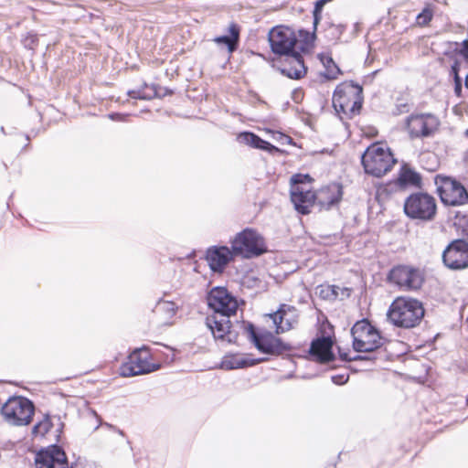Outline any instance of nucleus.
Here are the masks:
<instances>
[{"instance_id":"obj_38","label":"nucleus","mask_w":468,"mask_h":468,"mask_svg":"<svg viewBox=\"0 0 468 468\" xmlns=\"http://www.w3.org/2000/svg\"><path fill=\"white\" fill-rule=\"evenodd\" d=\"M37 37L36 35H29L26 39V47L33 49L37 45Z\"/></svg>"},{"instance_id":"obj_26","label":"nucleus","mask_w":468,"mask_h":468,"mask_svg":"<svg viewBox=\"0 0 468 468\" xmlns=\"http://www.w3.org/2000/svg\"><path fill=\"white\" fill-rule=\"evenodd\" d=\"M263 361H265V358L253 359L239 356H226L223 359V361L221 362V367L226 370H232L237 368L251 367Z\"/></svg>"},{"instance_id":"obj_37","label":"nucleus","mask_w":468,"mask_h":468,"mask_svg":"<svg viewBox=\"0 0 468 468\" xmlns=\"http://www.w3.org/2000/svg\"><path fill=\"white\" fill-rule=\"evenodd\" d=\"M128 95L130 98L134 100H146V93L144 90H130L128 91Z\"/></svg>"},{"instance_id":"obj_50","label":"nucleus","mask_w":468,"mask_h":468,"mask_svg":"<svg viewBox=\"0 0 468 468\" xmlns=\"http://www.w3.org/2000/svg\"><path fill=\"white\" fill-rule=\"evenodd\" d=\"M465 136L468 137V129L464 132Z\"/></svg>"},{"instance_id":"obj_21","label":"nucleus","mask_w":468,"mask_h":468,"mask_svg":"<svg viewBox=\"0 0 468 468\" xmlns=\"http://www.w3.org/2000/svg\"><path fill=\"white\" fill-rule=\"evenodd\" d=\"M178 310V305L168 300L160 299L152 310V321L157 325H171Z\"/></svg>"},{"instance_id":"obj_43","label":"nucleus","mask_w":468,"mask_h":468,"mask_svg":"<svg viewBox=\"0 0 468 468\" xmlns=\"http://www.w3.org/2000/svg\"><path fill=\"white\" fill-rule=\"evenodd\" d=\"M57 419H58V432H61V431H62V429H63V427H64V423L60 421V418H59V417H58Z\"/></svg>"},{"instance_id":"obj_13","label":"nucleus","mask_w":468,"mask_h":468,"mask_svg":"<svg viewBox=\"0 0 468 468\" xmlns=\"http://www.w3.org/2000/svg\"><path fill=\"white\" fill-rule=\"evenodd\" d=\"M207 304L214 314L231 315L236 313L238 302L226 288L215 287L207 296Z\"/></svg>"},{"instance_id":"obj_25","label":"nucleus","mask_w":468,"mask_h":468,"mask_svg":"<svg viewBox=\"0 0 468 468\" xmlns=\"http://www.w3.org/2000/svg\"><path fill=\"white\" fill-rule=\"evenodd\" d=\"M240 28L237 24H230L229 27V36H220L213 39L218 45H226L229 54L233 53L239 46Z\"/></svg>"},{"instance_id":"obj_46","label":"nucleus","mask_w":468,"mask_h":468,"mask_svg":"<svg viewBox=\"0 0 468 468\" xmlns=\"http://www.w3.org/2000/svg\"><path fill=\"white\" fill-rule=\"evenodd\" d=\"M465 86L468 89V75H467L466 80H465Z\"/></svg>"},{"instance_id":"obj_20","label":"nucleus","mask_w":468,"mask_h":468,"mask_svg":"<svg viewBox=\"0 0 468 468\" xmlns=\"http://www.w3.org/2000/svg\"><path fill=\"white\" fill-rule=\"evenodd\" d=\"M230 315L212 314L207 317V325L210 329L215 339L233 341V334L230 331Z\"/></svg>"},{"instance_id":"obj_29","label":"nucleus","mask_w":468,"mask_h":468,"mask_svg":"<svg viewBox=\"0 0 468 468\" xmlns=\"http://www.w3.org/2000/svg\"><path fill=\"white\" fill-rule=\"evenodd\" d=\"M398 182L400 186H419L420 184V176L418 173L404 165L400 169Z\"/></svg>"},{"instance_id":"obj_1","label":"nucleus","mask_w":468,"mask_h":468,"mask_svg":"<svg viewBox=\"0 0 468 468\" xmlns=\"http://www.w3.org/2000/svg\"><path fill=\"white\" fill-rule=\"evenodd\" d=\"M424 314L420 301L410 297H398L390 304L387 316L395 326L411 328L420 323Z\"/></svg>"},{"instance_id":"obj_18","label":"nucleus","mask_w":468,"mask_h":468,"mask_svg":"<svg viewBox=\"0 0 468 468\" xmlns=\"http://www.w3.org/2000/svg\"><path fill=\"white\" fill-rule=\"evenodd\" d=\"M235 257L232 248L227 246L210 247L206 254V260L214 272H222Z\"/></svg>"},{"instance_id":"obj_40","label":"nucleus","mask_w":468,"mask_h":468,"mask_svg":"<svg viewBox=\"0 0 468 468\" xmlns=\"http://www.w3.org/2000/svg\"><path fill=\"white\" fill-rule=\"evenodd\" d=\"M299 36H300V37H304V40H305L306 42H308V41H309V39H311V40H312V39L314 37V34L310 35V33H309V32H307V31H303V30H300V31H299Z\"/></svg>"},{"instance_id":"obj_9","label":"nucleus","mask_w":468,"mask_h":468,"mask_svg":"<svg viewBox=\"0 0 468 468\" xmlns=\"http://www.w3.org/2000/svg\"><path fill=\"white\" fill-rule=\"evenodd\" d=\"M271 51L285 58L303 49V44L298 41L295 32L288 27H273L269 33Z\"/></svg>"},{"instance_id":"obj_4","label":"nucleus","mask_w":468,"mask_h":468,"mask_svg":"<svg viewBox=\"0 0 468 468\" xmlns=\"http://www.w3.org/2000/svg\"><path fill=\"white\" fill-rule=\"evenodd\" d=\"M35 413L34 403L22 396L9 397L1 407L4 420L13 426L28 425Z\"/></svg>"},{"instance_id":"obj_27","label":"nucleus","mask_w":468,"mask_h":468,"mask_svg":"<svg viewBox=\"0 0 468 468\" xmlns=\"http://www.w3.org/2000/svg\"><path fill=\"white\" fill-rule=\"evenodd\" d=\"M238 140L239 143L244 144L246 145L252 146L257 149L266 150L271 152L272 150H277L275 146L271 144L270 143L262 140L258 135L253 133L244 132L239 134Z\"/></svg>"},{"instance_id":"obj_45","label":"nucleus","mask_w":468,"mask_h":468,"mask_svg":"<svg viewBox=\"0 0 468 468\" xmlns=\"http://www.w3.org/2000/svg\"><path fill=\"white\" fill-rule=\"evenodd\" d=\"M147 352H148V356H154V352L148 346V349H147Z\"/></svg>"},{"instance_id":"obj_2","label":"nucleus","mask_w":468,"mask_h":468,"mask_svg":"<svg viewBox=\"0 0 468 468\" xmlns=\"http://www.w3.org/2000/svg\"><path fill=\"white\" fill-rule=\"evenodd\" d=\"M362 87L353 81L339 84L333 95V106L335 112L343 113L348 118L357 114L362 107Z\"/></svg>"},{"instance_id":"obj_44","label":"nucleus","mask_w":468,"mask_h":468,"mask_svg":"<svg viewBox=\"0 0 468 468\" xmlns=\"http://www.w3.org/2000/svg\"><path fill=\"white\" fill-rule=\"evenodd\" d=\"M452 72L455 74V80H458V75H457V65L454 64L452 67Z\"/></svg>"},{"instance_id":"obj_11","label":"nucleus","mask_w":468,"mask_h":468,"mask_svg":"<svg viewBox=\"0 0 468 468\" xmlns=\"http://www.w3.org/2000/svg\"><path fill=\"white\" fill-rule=\"evenodd\" d=\"M245 331L248 338L261 353L267 355H280L291 348L288 344L283 343L281 338L274 336L270 332H257L252 324H248L245 327Z\"/></svg>"},{"instance_id":"obj_23","label":"nucleus","mask_w":468,"mask_h":468,"mask_svg":"<svg viewBox=\"0 0 468 468\" xmlns=\"http://www.w3.org/2000/svg\"><path fill=\"white\" fill-rule=\"evenodd\" d=\"M286 64L281 69L283 75L290 79L299 80L306 74V67L300 52L285 58Z\"/></svg>"},{"instance_id":"obj_35","label":"nucleus","mask_w":468,"mask_h":468,"mask_svg":"<svg viewBox=\"0 0 468 468\" xmlns=\"http://www.w3.org/2000/svg\"><path fill=\"white\" fill-rule=\"evenodd\" d=\"M339 355L342 360L344 361H357V360H365V361H372L374 358L369 356H360L356 355L355 356H350L346 352H342L339 350Z\"/></svg>"},{"instance_id":"obj_39","label":"nucleus","mask_w":468,"mask_h":468,"mask_svg":"<svg viewBox=\"0 0 468 468\" xmlns=\"http://www.w3.org/2000/svg\"><path fill=\"white\" fill-rule=\"evenodd\" d=\"M347 379H348V377L344 376V375H336V376L332 377V381L337 385L346 383L347 381Z\"/></svg>"},{"instance_id":"obj_7","label":"nucleus","mask_w":468,"mask_h":468,"mask_svg":"<svg viewBox=\"0 0 468 468\" xmlns=\"http://www.w3.org/2000/svg\"><path fill=\"white\" fill-rule=\"evenodd\" d=\"M436 212V199L431 195L417 192L405 199L404 213L410 218L431 221L435 218Z\"/></svg>"},{"instance_id":"obj_10","label":"nucleus","mask_w":468,"mask_h":468,"mask_svg":"<svg viewBox=\"0 0 468 468\" xmlns=\"http://www.w3.org/2000/svg\"><path fill=\"white\" fill-rule=\"evenodd\" d=\"M439 126L438 117L431 113H412L404 121V130L410 139L432 137Z\"/></svg>"},{"instance_id":"obj_47","label":"nucleus","mask_w":468,"mask_h":468,"mask_svg":"<svg viewBox=\"0 0 468 468\" xmlns=\"http://www.w3.org/2000/svg\"><path fill=\"white\" fill-rule=\"evenodd\" d=\"M460 90H461V87L458 84H456V91H458Z\"/></svg>"},{"instance_id":"obj_22","label":"nucleus","mask_w":468,"mask_h":468,"mask_svg":"<svg viewBox=\"0 0 468 468\" xmlns=\"http://www.w3.org/2000/svg\"><path fill=\"white\" fill-rule=\"evenodd\" d=\"M315 195V203L320 209H330L336 205L342 197V189L338 185H330L322 187Z\"/></svg>"},{"instance_id":"obj_30","label":"nucleus","mask_w":468,"mask_h":468,"mask_svg":"<svg viewBox=\"0 0 468 468\" xmlns=\"http://www.w3.org/2000/svg\"><path fill=\"white\" fill-rule=\"evenodd\" d=\"M53 426V423L49 418L48 415H46L42 420H39L38 422H37L33 429H32V434L35 436V437H43L45 436V434H47L49 430L52 428Z\"/></svg>"},{"instance_id":"obj_31","label":"nucleus","mask_w":468,"mask_h":468,"mask_svg":"<svg viewBox=\"0 0 468 468\" xmlns=\"http://www.w3.org/2000/svg\"><path fill=\"white\" fill-rule=\"evenodd\" d=\"M340 287L335 285H327L320 290V295L324 299L334 300L338 296Z\"/></svg>"},{"instance_id":"obj_16","label":"nucleus","mask_w":468,"mask_h":468,"mask_svg":"<svg viewBox=\"0 0 468 468\" xmlns=\"http://www.w3.org/2000/svg\"><path fill=\"white\" fill-rule=\"evenodd\" d=\"M267 316L272 320L275 333L280 335L292 329L298 324L299 312L294 306L283 303L275 313Z\"/></svg>"},{"instance_id":"obj_8","label":"nucleus","mask_w":468,"mask_h":468,"mask_svg":"<svg viewBox=\"0 0 468 468\" xmlns=\"http://www.w3.org/2000/svg\"><path fill=\"white\" fill-rule=\"evenodd\" d=\"M311 181L310 176L302 174L294 175L290 179L291 201L294 208L303 215L309 214L315 204V195L308 186Z\"/></svg>"},{"instance_id":"obj_36","label":"nucleus","mask_w":468,"mask_h":468,"mask_svg":"<svg viewBox=\"0 0 468 468\" xmlns=\"http://www.w3.org/2000/svg\"><path fill=\"white\" fill-rule=\"evenodd\" d=\"M129 115L130 114H126V113L112 112V113H110L108 116L112 121L126 122Z\"/></svg>"},{"instance_id":"obj_24","label":"nucleus","mask_w":468,"mask_h":468,"mask_svg":"<svg viewBox=\"0 0 468 468\" xmlns=\"http://www.w3.org/2000/svg\"><path fill=\"white\" fill-rule=\"evenodd\" d=\"M333 341L330 337H322L313 341L310 354L321 363H326L334 359L332 351Z\"/></svg>"},{"instance_id":"obj_15","label":"nucleus","mask_w":468,"mask_h":468,"mask_svg":"<svg viewBox=\"0 0 468 468\" xmlns=\"http://www.w3.org/2000/svg\"><path fill=\"white\" fill-rule=\"evenodd\" d=\"M445 266L451 270H462L468 267V242L455 239L451 242L442 253Z\"/></svg>"},{"instance_id":"obj_19","label":"nucleus","mask_w":468,"mask_h":468,"mask_svg":"<svg viewBox=\"0 0 468 468\" xmlns=\"http://www.w3.org/2000/svg\"><path fill=\"white\" fill-rule=\"evenodd\" d=\"M146 351V346L135 348L120 367V375L124 378L146 374V360L142 358L141 352Z\"/></svg>"},{"instance_id":"obj_41","label":"nucleus","mask_w":468,"mask_h":468,"mask_svg":"<svg viewBox=\"0 0 468 468\" xmlns=\"http://www.w3.org/2000/svg\"><path fill=\"white\" fill-rule=\"evenodd\" d=\"M160 364L148 362V374L160 368Z\"/></svg>"},{"instance_id":"obj_14","label":"nucleus","mask_w":468,"mask_h":468,"mask_svg":"<svg viewBox=\"0 0 468 468\" xmlns=\"http://www.w3.org/2000/svg\"><path fill=\"white\" fill-rule=\"evenodd\" d=\"M388 280L402 290H417L423 282L419 270L404 265L394 267L388 274Z\"/></svg>"},{"instance_id":"obj_33","label":"nucleus","mask_w":468,"mask_h":468,"mask_svg":"<svg viewBox=\"0 0 468 468\" xmlns=\"http://www.w3.org/2000/svg\"><path fill=\"white\" fill-rule=\"evenodd\" d=\"M411 109V105L404 101H399L393 110L394 115H401L408 113Z\"/></svg>"},{"instance_id":"obj_49","label":"nucleus","mask_w":468,"mask_h":468,"mask_svg":"<svg viewBox=\"0 0 468 468\" xmlns=\"http://www.w3.org/2000/svg\"><path fill=\"white\" fill-rule=\"evenodd\" d=\"M26 140L27 141H29L30 140V137L28 135H26Z\"/></svg>"},{"instance_id":"obj_48","label":"nucleus","mask_w":468,"mask_h":468,"mask_svg":"<svg viewBox=\"0 0 468 468\" xmlns=\"http://www.w3.org/2000/svg\"><path fill=\"white\" fill-rule=\"evenodd\" d=\"M118 432H119V434H121V435H122V436H123V431H122L118 430Z\"/></svg>"},{"instance_id":"obj_6","label":"nucleus","mask_w":468,"mask_h":468,"mask_svg":"<svg viewBox=\"0 0 468 468\" xmlns=\"http://www.w3.org/2000/svg\"><path fill=\"white\" fill-rule=\"evenodd\" d=\"M355 351L370 353L382 346L384 339L367 319L357 321L351 329Z\"/></svg>"},{"instance_id":"obj_3","label":"nucleus","mask_w":468,"mask_h":468,"mask_svg":"<svg viewBox=\"0 0 468 468\" xmlns=\"http://www.w3.org/2000/svg\"><path fill=\"white\" fill-rule=\"evenodd\" d=\"M396 162L390 150L380 144L370 145L362 155L365 172L376 177L388 173Z\"/></svg>"},{"instance_id":"obj_34","label":"nucleus","mask_w":468,"mask_h":468,"mask_svg":"<svg viewBox=\"0 0 468 468\" xmlns=\"http://www.w3.org/2000/svg\"><path fill=\"white\" fill-rule=\"evenodd\" d=\"M432 18V12L429 8H425L417 16V23L420 26L427 25Z\"/></svg>"},{"instance_id":"obj_12","label":"nucleus","mask_w":468,"mask_h":468,"mask_svg":"<svg viewBox=\"0 0 468 468\" xmlns=\"http://www.w3.org/2000/svg\"><path fill=\"white\" fill-rule=\"evenodd\" d=\"M435 184L442 203L448 206H460L468 202V193L464 186L455 179L437 176Z\"/></svg>"},{"instance_id":"obj_42","label":"nucleus","mask_w":468,"mask_h":468,"mask_svg":"<svg viewBox=\"0 0 468 468\" xmlns=\"http://www.w3.org/2000/svg\"><path fill=\"white\" fill-rule=\"evenodd\" d=\"M463 54L464 57H468V40L463 41Z\"/></svg>"},{"instance_id":"obj_17","label":"nucleus","mask_w":468,"mask_h":468,"mask_svg":"<svg viewBox=\"0 0 468 468\" xmlns=\"http://www.w3.org/2000/svg\"><path fill=\"white\" fill-rule=\"evenodd\" d=\"M35 464L37 468H68V460L59 446L51 445L37 453Z\"/></svg>"},{"instance_id":"obj_32","label":"nucleus","mask_w":468,"mask_h":468,"mask_svg":"<svg viewBox=\"0 0 468 468\" xmlns=\"http://www.w3.org/2000/svg\"><path fill=\"white\" fill-rule=\"evenodd\" d=\"M345 27L342 25H330L326 31V37L330 40H337L344 32Z\"/></svg>"},{"instance_id":"obj_5","label":"nucleus","mask_w":468,"mask_h":468,"mask_svg":"<svg viewBox=\"0 0 468 468\" xmlns=\"http://www.w3.org/2000/svg\"><path fill=\"white\" fill-rule=\"evenodd\" d=\"M230 244L235 255L244 259L261 256L267 250L262 236L250 228L237 233Z\"/></svg>"},{"instance_id":"obj_28","label":"nucleus","mask_w":468,"mask_h":468,"mask_svg":"<svg viewBox=\"0 0 468 468\" xmlns=\"http://www.w3.org/2000/svg\"><path fill=\"white\" fill-rule=\"evenodd\" d=\"M318 58L325 69L324 76L328 80H335L341 73L340 69L335 63L329 54H320Z\"/></svg>"}]
</instances>
